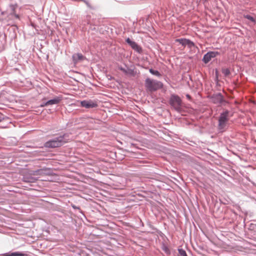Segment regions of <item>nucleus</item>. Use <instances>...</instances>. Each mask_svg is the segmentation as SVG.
Returning a JSON list of instances; mask_svg holds the SVG:
<instances>
[{
    "instance_id": "f257e3e1",
    "label": "nucleus",
    "mask_w": 256,
    "mask_h": 256,
    "mask_svg": "<svg viewBox=\"0 0 256 256\" xmlns=\"http://www.w3.org/2000/svg\"><path fill=\"white\" fill-rule=\"evenodd\" d=\"M69 134L64 133L59 136L54 137V138L46 142L44 144V146L48 148H59L63 146L68 140Z\"/></svg>"
},
{
    "instance_id": "f03ea898",
    "label": "nucleus",
    "mask_w": 256,
    "mask_h": 256,
    "mask_svg": "<svg viewBox=\"0 0 256 256\" xmlns=\"http://www.w3.org/2000/svg\"><path fill=\"white\" fill-rule=\"evenodd\" d=\"M232 116L230 110H225L220 114L218 119V129L220 132H224L228 128V122Z\"/></svg>"
},
{
    "instance_id": "7ed1b4c3",
    "label": "nucleus",
    "mask_w": 256,
    "mask_h": 256,
    "mask_svg": "<svg viewBox=\"0 0 256 256\" xmlns=\"http://www.w3.org/2000/svg\"><path fill=\"white\" fill-rule=\"evenodd\" d=\"M144 86L148 91L152 92L162 88L163 87V84L160 81L146 78Z\"/></svg>"
},
{
    "instance_id": "20e7f679",
    "label": "nucleus",
    "mask_w": 256,
    "mask_h": 256,
    "mask_svg": "<svg viewBox=\"0 0 256 256\" xmlns=\"http://www.w3.org/2000/svg\"><path fill=\"white\" fill-rule=\"evenodd\" d=\"M169 104L176 112L181 111L182 100L178 96L172 94L169 99Z\"/></svg>"
},
{
    "instance_id": "39448f33",
    "label": "nucleus",
    "mask_w": 256,
    "mask_h": 256,
    "mask_svg": "<svg viewBox=\"0 0 256 256\" xmlns=\"http://www.w3.org/2000/svg\"><path fill=\"white\" fill-rule=\"evenodd\" d=\"M210 98L213 104L218 106H225L228 103V102L224 98V96L220 92L213 94L210 96Z\"/></svg>"
},
{
    "instance_id": "423d86ee",
    "label": "nucleus",
    "mask_w": 256,
    "mask_h": 256,
    "mask_svg": "<svg viewBox=\"0 0 256 256\" xmlns=\"http://www.w3.org/2000/svg\"><path fill=\"white\" fill-rule=\"evenodd\" d=\"M220 54V52L217 51H210L206 53L202 58V62L204 64H208L212 58Z\"/></svg>"
},
{
    "instance_id": "0eeeda50",
    "label": "nucleus",
    "mask_w": 256,
    "mask_h": 256,
    "mask_svg": "<svg viewBox=\"0 0 256 256\" xmlns=\"http://www.w3.org/2000/svg\"><path fill=\"white\" fill-rule=\"evenodd\" d=\"M33 174L40 176H50L52 174V170L50 168H44L34 171Z\"/></svg>"
},
{
    "instance_id": "6e6552de",
    "label": "nucleus",
    "mask_w": 256,
    "mask_h": 256,
    "mask_svg": "<svg viewBox=\"0 0 256 256\" xmlns=\"http://www.w3.org/2000/svg\"><path fill=\"white\" fill-rule=\"evenodd\" d=\"M80 105L82 107L86 108H92L98 106V104L96 102L92 100H84L80 102Z\"/></svg>"
},
{
    "instance_id": "1a4fd4ad",
    "label": "nucleus",
    "mask_w": 256,
    "mask_h": 256,
    "mask_svg": "<svg viewBox=\"0 0 256 256\" xmlns=\"http://www.w3.org/2000/svg\"><path fill=\"white\" fill-rule=\"evenodd\" d=\"M126 43L132 48L139 54L142 52V48L134 41L132 40L129 38L126 40Z\"/></svg>"
},
{
    "instance_id": "9d476101",
    "label": "nucleus",
    "mask_w": 256,
    "mask_h": 256,
    "mask_svg": "<svg viewBox=\"0 0 256 256\" xmlns=\"http://www.w3.org/2000/svg\"><path fill=\"white\" fill-rule=\"evenodd\" d=\"M63 99L62 96H56L54 98L48 100L47 104L49 105L57 104H59Z\"/></svg>"
},
{
    "instance_id": "9b49d317",
    "label": "nucleus",
    "mask_w": 256,
    "mask_h": 256,
    "mask_svg": "<svg viewBox=\"0 0 256 256\" xmlns=\"http://www.w3.org/2000/svg\"><path fill=\"white\" fill-rule=\"evenodd\" d=\"M38 180V178L32 176H25L23 177V181L26 182H34Z\"/></svg>"
},
{
    "instance_id": "f8f14e48",
    "label": "nucleus",
    "mask_w": 256,
    "mask_h": 256,
    "mask_svg": "<svg viewBox=\"0 0 256 256\" xmlns=\"http://www.w3.org/2000/svg\"><path fill=\"white\" fill-rule=\"evenodd\" d=\"M84 56L82 54L80 53H77L76 54H74L72 56V58L74 62H78V60H81L83 59Z\"/></svg>"
},
{
    "instance_id": "ddd939ff",
    "label": "nucleus",
    "mask_w": 256,
    "mask_h": 256,
    "mask_svg": "<svg viewBox=\"0 0 256 256\" xmlns=\"http://www.w3.org/2000/svg\"><path fill=\"white\" fill-rule=\"evenodd\" d=\"M119 69L125 74H132L134 72V70L133 69L129 68H128L126 69L122 66H120L119 68Z\"/></svg>"
},
{
    "instance_id": "4468645a",
    "label": "nucleus",
    "mask_w": 256,
    "mask_h": 256,
    "mask_svg": "<svg viewBox=\"0 0 256 256\" xmlns=\"http://www.w3.org/2000/svg\"><path fill=\"white\" fill-rule=\"evenodd\" d=\"M188 39L186 38H180L176 39V41L178 42L180 44L184 46H186L187 45V42Z\"/></svg>"
},
{
    "instance_id": "2eb2a0df",
    "label": "nucleus",
    "mask_w": 256,
    "mask_h": 256,
    "mask_svg": "<svg viewBox=\"0 0 256 256\" xmlns=\"http://www.w3.org/2000/svg\"><path fill=\"white\" fill-rule=\"evenodd\" d=\"M149 72H150L153 74V75H154V76H156L158 77H160L161 76V74H160V72L157 70H154V69L152 68H150L149 70Z\"/></svg>"
},
{
    "instance_id": "dca6fc26",
    "label": "nucleus",
    "mask_w": 256,
    "mask_h": 256,
    "mask_svg": "<svg viewBox=\"0 0 256 256\" xmlns=\"http://www.w3.org/2000/svg\"><path fill=\"white\" fill-rule=\"evenodd\" d=\"M222 74L225 76H227L230 74V72L228 68H222Z\"/></svg>"
},
{
    "instance_id": "f3484780",
    "label": "nucleus",
    "mask_w": 256,
    "mask_h": 256,
    "mask_svg": "<svg viewBox=\"0 0 256 256\" xmlns=\"http://www.w3.org/2000/svg\"><path fill=\"white\" fill-rule=\"evenodd\" d=\"M244 18L250 20V21H251L252 22L254 23H256V22L254 18L249 14L244 15Z\"/></svg>"
},
{
    "instance_id": "a211bd4d",
    "label": "nucleus",
    "mask_w": 256,
    "mask_h": 256,
    "mask_svg": "<svg viewBox=\"0 0 256 256\" xmlns=\"http://www.w3.org/2000/svg\"><path fill=\"white\" fill-rule=\"evenodd\" d=\"M187 42V46H188V48H192L194 47L195 46V44H194V42L192 41H191L190 40H188V41Z\"/></svg>"
},
{
    "instance_id": "6ab92c4d",
    "label": "nucleus",
    "mask_w": 256,
    "mask_h": 256,
    "mask_svg": "<svg viewBox=\"0 0 256 256\" xmlns=\"http://www.w3.org/2000/svg\"><path fill=\"white\" fill-rule=\"evenodd\" d=\"M178 252L180 256H188L186 252L182 248H178Z\"/></svg>"
},
{
    "instance_id": "aec40b11",
    "label": "nucleus",
    "mask_w": 256,
    "mask_h": 256,
    "mask_svg": "<svg viewBox=\"0 0 256 256\" xmlns=\"http://www.w3.org/2000/svg\"><path fill=\"white\" fill-rule=\"evenodd\" d=\"M26 254L20 252H14L10 254V256H24Z\"/></svg>"
},
{
    "instance_id": "412c9836",
    "label": "nucleus",
    "mask_w": 256,
    "mask_h": 256,
    "mask_svg": "<svg viewBox=\"0 0 256 256\" xmlns=\"http://www.w3.org/2000/svg\"><path fill=\"white\" fill-rule=\"evenodd\" d=\"M6 119H8V118L6 116H4L3 114L0 112V122H2V120Z\"/></svg>"
},
{
    "instance_id": "4be33fe9",
    "label": "nucleus",
    "mask_w": 256,
    "mask_h": 256,
    "mask_svg": "<svg viewBox=\"0 0 256 256\" xmlns=\"http://www.w3.org/2000/svg\"><path fill=\"white\" fill-rule=\"evenodd\" d=\"M162 250L166 254H170V250L167 246H164L162 248Z\"/></svg>"
},
{
    "instance_id": "5701e85b",
    "label": "nucleus",
    "mask_w": 256,
    "mask_h": 256,
    "mask_svg": "<svg viewBox=\"0 0 256 256\" xmlns=\"http://www.w3.org/2000/svg\"><path fill=\"white\" fill-rule=\"evenodd\" d=\"M72 207L74 209H76V210H78L80 212L82 213V210H80V208L79 207H78V206H75L74 204H72Z\"/></svg>"
},
{
    "instance_id": "b1692460",
    "label": "nucleus",
    "mask_w": 256,
    "mask_h": 256,
    "mask_svg": "<svg viewBox=\"0 0 256 256\" xmlns=\"http://www.w3.org/2000/svg\"><path fill=\"white\" fill-rule=\"evenodd\" d=\"M48 106V104H47V101L46 102H42V104H40L41 107H44V106Z\"/></svg>"
},
{
    "instance_id": "393cba45",
    "label": "nucleus",
    "mask_w": 256,
    "mask_h": 256,
    "mask_svg": "<svg viewBox=\"0 0 256 256\" xmlns=\"http://www.w3.org/2000/svg\"><path fill=\"white\" fill-rule=\"evenodd\" d=\"M186 96L189 100H191L192 97L189 94H186Z\"/></svg>"
},
{
    "instance_id": "a878e982",
    "label": "nucleus",
    "mask_w": 256,
    "mask_h": 256,
    "mask_svg": "<svg viewBox=\"0 0 256 256\" xmlns=\"http://www.w3.org/2000/svg\"><path fill=\"white\" fill-rule=\"evenodd\" d=\"M10 256V254H9L8 253H6V254H2V256Z\"/></svg>"
},
{
    "instance_id": "bb28decb",
    "label": "nucleus",
    "mask_w": 256,
    "mask_h": 256,
    "mask_svg": "<svg viewBox=\"0 0 256 256\" xmlns=\"http://www.w3.org/2000/svg\"><path fill=\"white\" fill-rule=\"evenodd\" d=\"M10 8L12 10H14V5H10Z\"/></svg>"
},
{
    "instance_id": "cd10ccee",
    "label": "nucleus",
    "mask_w": 256,
    "mask_h": 256,
    "mask_svg": "<svg viewBox=\"0 0 256 256\" xmlns=\"http://www.w3.org/2000/svg\"><path fill=\"white\" fill-rule=\"evenodd\" d=\"M16 18H18V15H17V14H16Z\"/></svg>"
}]
</instances>
